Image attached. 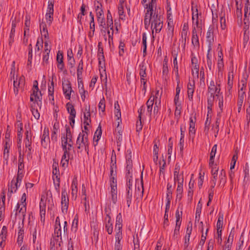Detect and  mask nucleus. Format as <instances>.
Segmentation results:
<instances>
[{"instance_id":"nucleus-1","label":"nucleus","mask_w":250,"mask_h":250,"mask_svg":"<svg viewBox=\"0 0 250 250\" xmlns=\"http://www.w3.org/2000/svg\"><path fill=\"white\" fill-rule=\"evenodd\" d=\"M89 141L88 138V134L84 131L80 132L78 136L76 141L77 148L80 150L81 151L84 150L87 154L89 152Z\"/></svg>"},{"instance_id":"nucleus-2","label":"nucleus","mask_w":250,"mask_h":250,"mask_svg":"<svg viewBox=\"0 0 250 250\" xmlns=\"http://www.w3.org/2000/svg\"><path fill=\"white\" fill-rule=\"evenodd\" d=\"M162 27V18L161 15L158 14V11H156V10L155 9L151 24V28L152 33H153L154 30H155L156 33H159Z\"/></svg>"},{"instance_id":"nucleus-3","label":"nucleus","mask_w":250,"mask_h":250,"mask_svg":"<svg viewBox=\"0 0 250 250\" xmlns=\"http://www.w3.org/2000/svg\"><path fill=\"white\" fill-rule=\"evenodd\" d=\"M25 78L23 76L20 77L19 78H17L16 80H14V92L16 95L18 94L20 90H23Z\"/></svg>"},{"instance_id":"nucleus-4","label":"nucleus","mask_w":250,"mask_h":250,"mask_svg":"<svg viewBox=\"0 0 250 250\" xmlns=\"http://www.w3.org/2000/svg\"><path fill=\"white\" fill-rule=\"evenodd\" d=\"M26 194L24 193L21 198V205L19 203L17 204V212L16 213V215H17L18 211V213H21V214L24 216L25 214L26 210Z\"/></svg>"},{"instance_id":"nucleus-5","label":"nucleus","mask_w":250,"mask_h":250,"mask_svg":"<svg viewBox=\"0 0 250 250\" xmlns=\"http://www.w3.org/2000/svg\"><path fill=\"white\" fill-rule=\"evenodd\" d=\"M220 90L221 88L220 84L216 83V84L215 85L214 82L213 80H211L208 86V94L215 95V93H216L215 96H219Z\"/></svg>"},{"instance_id":"nucleus-6","label":"nucleus","mask_w":250,"mask_h":250,"mask_svg":"<svg viewBox=\"0 0 250 250\" xmlns=\"http://www.w3.org/2000/svg\"><path fill=\"white\" fill-rule=\"evenodd\" d=\"M69 204V199L66 189H62V210L63 213L66 212Z\"/></svg>"},{"instance_id":"nucleus-7","label":"nucleus","mask_w":250,"mask_h":250,"mask_svg":"<svg viewBox=\"0 0 250 250\" xmlns=\"http://www.w3.org/2000/svg\"><path fill=\"white\" fill-rule=\"evenodd\" d=\"M62 230L61 226H55L53 238L56 243H59L58 245L59 247H61L62 244Z\"/></svg>"},{"instance_id":"nucleus-8","label":"nucleus","mask_w":250,"mask_h":250,"mask_svg":"<svg viewBox=\"0 0 250 250\" xmlns=\"http://www.w3.org/2000/svg\"><path fill=\"white\" fill-rule=\"evenodd\" d=\"M54 5L52 2H50L48 5L47 13L45 15V19L46 20L47 23L50 25L53 19V9Z\"/></svg>"},{"instance_id":"nucleus-9","label":"nucleus","mask_w":250,"mask_h":250,"mask_svg":"<svg viewBox=\"0 0 250 250\" xmlns=\"http://www.w3.org/2000/svg\"><path fill=\"white\" fill-rule=\"evenodd\" d=\"M196 122V114H192L189 119V135L192 139L194 138L196 129L195 128V123Z\"/></svg>"},{"instance_id":"nucleus-10","label":"nucleus","mask_w":250,"mask_h":250,"mask_svg":"<svg viewBox=\"0 0 250 250\" xmlns=\"http://www.w3.org/2000/svg\"><path fill=\"white\" fill-rule=\"evenodd\" d=\"M132 154L130 150L126 151V170L127 171V176L131 177V173L132 171V162L131 160Z\"/></svg>"},{"instance_id":"nucleus-11","label":"nucleus","mask_w":250,"mask_h":250,"mask_svg":"<svg viewBox=\"0 0 250 250\" xmlns=\"http://www.w3.org/2000/svg\"><path fill=\"white\" fill-rule=\"evenodd\" d=\"M213 28L209 27L207 33V42H208V52L211 50V45L214 42Z\"/></svg>"},{"instance_id":"nucleus-12","label":"nucleus","mask_w":250,"mask_h":250,"mask_svg":"<svg viewBox=\"0 0 250 250\" xmlns=\"http://www.w3.org/2000/svg\"><path fill=\"white\" fill-rule=\"evenodd\" d=\"M105 228L109 234H111L113 231V224L111 222V218L109 213H107L104 218Z\"/></svg>"},{"instance_id":"nucleus-13","label":"nucleus","mask_w":250,"mask_h":250,"mask_svg":"<svg viewBox=\"0 0 250 250\" xmlns=\"http://www.w3.org/2000/svg\"><path fill=\"white\" fill-rule=\"evenodd\" d=\"M96 13V16L97 18V21L100 24V26L103 28L106 29V23L105 22V20L104 18V11L103 9H99Z\"/></svg>"},{"instance_id":"nucleus-14","label":"nucleus","mask_w":250,"mask_h":250,"mask_svg":"<svg viewBox=\"0 0 250 250\" xmlns=\"http://www.w3.org/2000/svg\"><path fill=\"white\" fill-rule=\"evenodd\" d=\"M49 142V130L48 128H44L41 139L42 146L43 147L46 148L47 146L48 143Z\"/></svg>"},{"instance_id":"nucleus-15","label":"nucleus","mask_w":250,"mask_h":250,"mask_svg":"<svg viewBox=\"0 0 250 250\" xmlns=\"http://www.w3.org/2000/svg\"><path fill=\"white\" fill-rule=\"evenodd\" d=\"M62 89L65 98L69 100L71 97V93L73 92L70 83L68 82L66 84L63 83Z\"/></svg>"},{"instance_id":"nucleus-16","label":"nucleus","mask_w":250,"mask_h":250,"mask_svg":"<svg viewBox=\"0 0 250 250\" xmlns=\"http://www.w3.org/2000/svg\"><path fill=\"white\" fill-rule=\"evenodd\" d=\"M156 5V0H151V1L149 3H146L144 5V7L146 9V13H151L152 15H154L153 8Z\"/></svg>"},{"instance_id":"nucleus-17","label":"nucleus","mask_w":250,"mask_h":250,"mask_svg":"<svg viewBox=\"0 0 250 250\" xmlns=\"http://www.w3.org/2000/svg\"><path fill=\"white\" fill-rule=\"evenodd\" d=\"M91 123L90 119V105L86 107L85 108V112L84 113V125H89Z\"/></svg>"},{"instance_id":"nucleus-18","label":"nucleus","mask_w":250,"mask_h":250,"mask_svg":"<svg viewBox=\"0 0 250 250\" xmlns=\"http://www.w3.org/2000/svg\"><path fill=\"white\" fill-rule=\"evenodd\" d=\"M153 16V15L151 14V13H145V16L144 19V25L146 29H148V28L149 27L150 23L151 24Z\"/></svg>"},{"instance_id":"nucleus-19","label":"nucleus","mask_w":250,"mask_h":250,"mask_svg":"<svg viewBox=\"0 0 250 250\" xmlns=\"http://www.w3.org/2000/svg\"><path fill=\"white\" fill-rule=\"evenodd\" d=\"M155 102V98L151 96L149 99L147 100L146 104L147 106V111L149 115H151L152 112L153 105Z\"/></svg>"},{"instance_id":"nucleus-20","label":"nucleus","mask_w":250,"mask_h":250,"mask_svg":"<svg viewBox=\"0 0 250 250\" xmlns=\"http://www.w3.org/2000/svg\"><path fill=\"white\" fill-rule=\"evenodd\" d=\"M14 183H15V180L13 179L11 181V187L10 188H9L7 193V197L8 200L11 198L12 194L16 191L18 187H19L18 186H15Z\"/></svg>"},{"instance_id":"nucleus-21","label":"nucleus","mask_w":250,"mask_h":250,"mask_svg":"<svg viewBox=\"0 0 250 250\" xmlns=\"http://www.w3.org/2000/svg\"><path fill=\"white\" fill-rule=\"evenodd\" d=\"M83 59H82L79 63L78 66L77 67V79H78V81H79V80L82 79V73L83 72Z\"/></svg>"},{"instance_id":"nucleus-22","label":"nucleus","mask_w":250,"mask_h":250,"mask_svg":"<svg viewBox=\"0 0 250 250\" xmlns=\"http://www.w3.org/2000/svg\"><path fill=\"white\" fill-rule=\"evenodd\" d=\"M77 181L76 179H73L71 185V194L73 198L76 199L77 197Z\"/></svg>"},{"instance_id":"nucleus-23","label":"nucleus","mask_w":250,"mask_h":250,"mask_svg":"<svg viewBox=\"0 0 250 250\" xmlns=\"http://www.w3.org/2000/svg\"><path fill=\"white\" fill-rule=\"evenodd\" d=\"M226 173L224 169H222L219 174V186L224 187L226 183Z\"/></svg>"},{"instance_id":"nucleus-24","label":"nucleus","mask_w":250,"mask_h":250,"mask_svg":"<svg viewBox=\"0 0 250 250\" xmlns=\"http://www.w3.org/2000/svg\"><path fill=\"white\" fill-rule=\"evenodd\" d=\"M11 144V143L10 142L9 140L5 141L3 152V158L6 160H7L9 158V148L10 147Z\"/></svg>"},{"instance_id":"nucleus-25","label":"nucleus","mask_w":250,"mask_h":250,"mask_svg":"<svg viewBox=\"0 0 250 250\" xmlns=\"http://www.w3.org/2000/svg\"><path fill=\"white\" fill-rule=\"evenodd\" d=\"M139 68H140L139 74L141 77V79H145V78L146 76V67L145 62H142L139 64Z\"/></svg>"},{"instance_id":"nucleus-26","label":"nucleus","mask_w":250,"mask_h":250,"mask_svg":"<svg viewBox=\"0 0 250 250\" xmlns=\"http://www.w3.org/2000/svg\"><path fill=\"white\" fill-rule=\"evenodd\" d=\"M41 33L45 38H48V33L45 23L42 22L40 25Z\"/></svg>"},{"instance_id":"nucleus-27","label":"nucleus","mask_w":250,"mask_h":250,"mask_svg":"<svg viewBox=\"0 0 250 250\" xmlns=\"http://www.w3.org/2000/svg\"><path fill=\"white\" fill-rule=\"evenodd\" d=\"M217 65L219 70H221L224 67L223 53L221 50L218 52Z\"/></svg>"},{"instance_id":"nucleus-28","label":"nucleus","mask_w":250,"mask_h":250,"mask_svg":"<svg viewBox=\"0 0 250 250\" xmlns=\"http://www.w3.org/2000/svg\"><path fill=\"white\" fill-rule=\"evenodd\" d=\"M107 21L106 24V28H110V30H113V21L111 14L109 10H108L107 14Z\"/></svg>"},{"instance_id":"nucleus-29","label":"nucleus","mask_w":250,"mask_h":250,"mask_svg":"<svg viewBox=\"0 0 250 250\" xmlns=\"http://www.w3.org/2000/svg\"><path fill=\"white\" fill-rule=\"evenodd\" d=\"M233 72H229L228 74L227 89L230 92L233 85Z\"/></svg>"},{"instance_id":"nucleus-30","label":"nucleus","mask_w":250,"mask_h":250,"mask_svg":"<svg viewBox=\"0 0 250 250\" xmlns=\"http://www.w3.org/2000/svg\"><path fill=\"white\" fill-rule=\"evenodd\" d=\"M200 224L201 225V230H202V232L203 231V229H204V228H203V222H201L200 223ZM208 228H207V229H206V233L205 234H204L203 233V232H202V236H201V240L199 242V245L201 246H203L205 242V241H206V238H207V232L208 231Z\"/></svg>"},{"instance_id":"nucleus-31","label":"nucleus","mask_w":250,"mask_h":250,"mask_svg":"<svg viewBox=\"0 0 250 250\" xmlns=\"http://www.w3.org/2000/svg\"><path fill=\"white\" fill-rule=\"evenodd\" d=\"M55 189L58 193L60 192V176H53L52 177Z\"/></svg>"},{"instance_id":"nucleus-32","label":"nucleus","mask_w":250,"mask_h":250,"mask_svg":"<svg viewBox=\"0 0 250 250\" xmlns=\"http://www.w3.org/2000/svg\"><path fill=\"white\" fill-rule=\"evenodd\" d=\"M193 182H192L191 180H190L188 185L189 188L188 193V200H189L190 202H191L192 199V196L193 194Z\"/></svg>"},{"instance_id":"nucleus-33","label":"nucleus","mask_w":250,"mask_h":250,"mask_svg":"<svg viewBox=\"0 0 250 250\" xmlns=\"http://www.w3.org/2000/svg\"><path fill=\"white\" fill-rule=\"evenodd\" d=\"M188 25L187 22L184 23L182 31L181 32V38L182 39H187L188 38Z\"/></svg>"},{"instance_id":"nucleus-34","label":"nucleus","mask_w":250,"mask_h":250,"mask_svg":"<svg viewBox=\"0 0 250 250\" xmlns=\"http://www.w3.org/2000/svg\"><path fill=\"white\" fill-rule=\"evenodd\" d=\"M173 56L174 57V60H173V70L175 72L176 75L177 77L179 76L178 75V62L177 60V57L178 54L177 53L175 52L174 51V53H172Z\"/></svg>"},{"instance_id":"nucleus-35","label":"nucleus","mask_w":250,"mask_h":250,"mask_svg":"<svg viewBox=\"0 0 250 250\" xmlns=\"http://www.w3.org/2000/svg\"><path fill=\"white\" fill-rule=\"evenodd\" d=\"M102 43L101 42L98 43V59H99V63L100 64H101V60H103L104 61V55L103 52V48L101 47Z\"/></svg>"},{"instance_id":"nucleus-36","label":"nucleus","mask_w":250,"mask_h":250,"mask_svg":"<svg viewBox=\"0 0 250 250\" xmlns=\"http://www.w3.org/2000/svg\"><path fill=\"white\" fill-rule=\"evenodd\" d=\"M66 107L67 112L70 114L69 116H76V112L74 107V106L72 105V104L70 103H67Z\"/></svg>"},{"instance_id":"nucleus-37","label":"nucleus","mask_w":250,"mask_h":250,"mask_svg":"<svg viewBox=\"0 0 250 250\" xmlns=\"http://www.w3.org/2000/svg\"><path fill=\"white\" fill-rule=\"evenodd\" d=\"M201 210H202V204L200 203V201L198 202L196 210V213H195V222H199L200 219V216L201 213Z\"/></svg>"},{"instance_id":"nucleus-38","label":"nucleus","mask_w":250,"mask_h":250,"mask_svg":"<svg viewBox=\"0 0 250 250\" xmlns=\"http://www.w3.org/2000/svg\"><path fill=\"white\" fill-rule=\"evenodd\" d=\"M69 158V155L68 156L66 154H63L61 162V165L62 167L65 168L68 167Z\"/></svg>"},{"instance_id":"nucleus-39","label":"nucleus","mask_w":250,"mask_h":250,"mask_svg":"<svg viewBox=\"0 0 250 250\" xmlns=\"http://www.w3.org/2000/svg\"><path fill=\"white\" fill-rule=\"evenodd\" d=\"M102 133V131L101 126L100 125L98 127L97 130L95 132L94 136L93 137L94 142H97V144L98 143V142L101 136Z\"/></svg>"},{"instance_id":"nucleus-40","label":"nucleus","mask_w":250,"mask_h":250,"mask_svg":"<svg viewBox=\"0 0 250 250\" xmlns=\"http://www.w3.org/2000/svg\"><path fill=\"white\" fill-rule=\"evenodd\" d=\"M192 26L194 25L196 27V28H197L199 30H202V26L201 24L199 23V19H196L195 21H194V12L193 8H192Z\"/></svg>"},{"instance_id":"nucleus-41","label":"nucleus","mask_w":250,"mask_h":250,"mask_svg":"<svg viewBox=\"0 0 250 250\" xmlns=\"http://www.w3.org/2000/svg\"><path fill=\"white\" fill-rule=\"evenodd\" d=\"M122 232L117 231L115 235V243L114 246H122L121 241L122 239Z\"/></svg>"},{"instance_id":"nucleus-42","label":"nucleus","mask_w":250,"mask_h":250,"mask_svg":"<svg viewBox=\"0 0 250 250\" xmlns=\"http://www.w3.org/2000/svg\"><path fill=\"white\" fill-rule=\"evenodd\" d=\"M174 32V25L173 20L167 22V35L172 37Z\"/></svg>"},{"instance_id":"nucleus-43","label":"nucleus","mask_w":250,"mask_h":250,"mask_svg":"<svg viewBox=\"0 0 250 250\" xmlns=\"http://www.w3.org/2000/svg\"><path fill=\"white\" fill-rule=\"evenodd\" d=\"M18 236L17 239V243L19 245H21L23 242L24 237V230L22 229H20L18 233Z\"/></svg>"},{"instance_id":"nucleus-44","label":"nucleus","mask_w":250,"mask_h":250,"mask_svg":"<svg viewBox=\"0 0 250 250\" xmlns=\"http://www.w3.org/2000/svg\"><path fill=\"white\" fill-rule=\"evenodd\" d=\"M12 21V28L11 30H13V31H15V28L16 27L17 23L20 21L19 18H18L17 16L14 17L13 16L11 17V19Z\"/></svg>"},{"instance_id":"nucleus-45","label":"nucleus","mask_w":250,"mask_h":250,"mask_svg":"<svg viewBox=\"0 0 250 250\" xmlns=\"http://www.w3.org/2000/svg\"><path fill=\"white\" fill-rule=\"evenodd\" d=\"M191 43L194 47L198 48H199L200 43L199 41L198 36H192Z\"/></svg>"},{"instance_id":"nucleus-46","label":"nucleus","mask_w":250,"mask_h":250,"mask_svg":"<svg viewBox=\"0 0 250 250\" xmlns=\"http://www.w3.org/2000/svg\"><path fill=\"white\" fill-rule=\"evenodd\" d=\"M215 95L213 94H208V108L211 109Z\"/></svg>"},{"instance_id":"nucleus-47","label":"nucleus","mask_w":250,"mask_h":250,"mask_svg":"<svg viewBox=\"0 0 250 250\" xmlns=\"http://www.w3.org/2000/svg\"><path fill=\"white\" fill-rule=\"evenodd\" d=\"M111 187V193L112 196V200L113 203H115L117 199V186Z\"/></svg>"},{"instance_id":"nucleus-48","label":"nucleus","mask_w":250,"mask_h":250,"mask_svg":"<svg viewBox=\"0 0 250 250\" xmlns=\"http://www.w3.org/2000/svg\"><path fill=\"white\" fill-rule=\"evenodd\" d=\"M126 190V204L127 205L128 207H130V205L131 203V200L132 197V190Z\"/></svg>"},{"instance_id":"nucleus-49","label":"nucleus","mask_w":250,"mask_h":250,"mask_svg":"<svg viewBox=\"0 0 250 250\" xmlns=\"http://www.w3.org/2000/svg\"><path fill=\"white\" fill-rule=\"evenodd\" d=\"M223 215L219 214L217 224H216V227L217 229L219 230L220 229H222L223 227Z\"/></svg>"},{"instance_id":"nucleus-50","label":"nucleus","mask_w":250,"mask_h":250,"mask_svg":"<svg viewBox=\"0 0 250 250\" xmlns=\"http://www.w3.org/2000/svg\"><path fill=\"white\" fill-rule=\"evenodd\" d=\"M174 182H183L184 183V178L183 173L182 174H180L179 173H174Z\"/></svg>"},{"instance_id":"nucleus-51","label":"nucleus","mask_w":250,"mask_h":250,"mask_svg":"<svg viewBox=\"0 0 250 250\" xmlns=\"http://www.w3.org/2000/svg\"><path fill=\"white\" fill-rule=\"evenodd\" d=\"M116 161L110 166V177L116 176Z\"/></svg>"},{"instance_id":"nucleus-52","label":"nucleus","mask_w":250,"mask_h":250,"mask_svg":"<svg viewBox=\"0 0 250 250\" xmlns=\"http://www.w3.org/2000/svg\"><path fill=\"white\" fill-rule=\"evenodd\" d=\"M172 186L169 184L167 185V201H170L172 198V190H171Z\"/></svg>"},{"instance_id":"nucleus-53","label":"nucleus","mask_w":250,"mask_h":250,"mask_svg":"<svg viewBox=\"0 0 250 250\" xmlns=\"http://www.w3.org/2000/svg\"><path fill=\"white\" fill-rule=\"evenodd\" d=\"M40 216H41V220L42 222L44 221L45 220V206H42L41 204L40 205Z\"/></svg>"},{"instance_id":"nucleus-54","label":"nucleus","mask_w":250,"mask_h":250,"mask_svg":"<svg viewBox=\"0 0 250 250\" xmlns=\"http://www.w3.org/2000/svg\"><path fill=\"white\" fill-rule=\"evenodd\" d=\"M248 77V75L247 74L244 75L243 78L241 80V83H242V87L240 89L241 91H244L246 89Z\"/></svg>"},{"instance_id":"nucleus-55","label":"nucleus","mask_w":250,"mask_h":250,"mask_svg":"<svg viewBox=\"0 0 250 250\" xmlns=\"http://www.w3.org/2000/svg\"><path fill=\"white\" fill-rule=\"evenodd\" d=\"M73 146L72 144L71 143L68 144V146H62V148L63 151V154H66L68 156L69 155V152L71 150Z\"/></svg>"},{"instance_id":"nucleus-56","label":"nucleus","mask_w":250,"mask_h":250,"mask_svg":"<svg viewBox=\"0 0 250 250\" xmlns=\"http://www.w3.org/2000/svg\"><path fill=\"white\" fill-rule=\"evenodd\" d=\"M18 126V134H17V139L20 140L21 138H22V131L23 130L22 128V124L21 123H19L17 125Z\"/></svg>"},{"instance_id":"nucleus-57","label":"nucleus","mask_w":250,"mask_h":250,"mask_svg":"<svg viewBox=\"0 0 250 250\" xmlns=\"http://www.w3.org/2000/svg\"><path fill=\"white\" fill-rule=\"evenodd\" d=\"M53 176H60V171L58 168V163L53 164Z\"/></svg>"},{"instance_id":"nucleus-58","label":"nucleus","mask_w":250,"mask_h":250,"mask_svg":"<svg viewBox=\"0 0 250 250\" xmlns=\"http://www.w3.org/2000/svg\"><path fill=\"white\" fill-rule=\"evenodd\" d=\"M99 109L101 110L103 112H104L105 108V100L104 97L100 100L99 105H98Z\"/></svg>"},{"instance_id":"nucleus-59","label":"nucleus","mask_w":250,"mask_h":250,"mask_svg":"<svg viewBox=\"0 0 250 250\" xmlns=\"http://www.w3.org/2000/svg\"><path fill=\"white\" fill-rule=\"evenodd\" d=\"M131 174H132L131 173ZM126 176L127 177V182H126V186H127L126 189L131 191L132 188V179H131L132 176L131 175V177H130V176H127L126 175Z\"/></svg>"},{"instance_id":"nucleus-60","label":"nucleus","mask_w":250,"mask_h":250,"mask_svg":"<svg viewBox=\"0 0 250 250\" xmlns=\"http://www.w3.org/2000/svg\"><path fill=\"white\" fill-rule=\"evenodd\" d=\"M42 43H43L42 39H41V41H40V39H38V40H37L36 44L35 52L39 51L41 49H42V48L43 47Z\"/></svg>"},{"instance_id":"nucleus-61","label":"nucleus","mask_w":250,"mask_h":250,"mask_svg":"<svg viewBox=\"0 0 250 250\" xmlns=\"http://www.w3.org/2000/svg\"><path fill=\"white\" fill-rule=\"evenodd\" d=\"M54 82L53 80L51 81V85L48 86V94L49 96L52 97V101L54 100Z\"/></svg>"},{"instance_id":"nucleus-62","label":"nucleus","mask_w":250,"mask_h":250,"mask_svg":"<svg viewBox=\"0 0 250 250\" xmlns=\"http://www.w3.org/2000/svg\"><path fill=\"white\" fill-rule=\"evenodd\" d=\"M244 27H243V31L244 32H249V28H250V21L249 19H244Z\"/></svg>"},{"instance_id":"nucleus-63","label":"nucleus","mask_w":250,"mask_h":250,"mask_svg":"<svg viewBox=\"0 0 250 250\" xmlns=\"http://www.w3.org/2000/svg\"><path fill=\"white\" fill-rule=\"evenodd\" d=\"M199 65H194L192 69V73L193 77L198 78L199 76Z\"/></svg>"},{"instance_id":"nucleus-64","label":"nucleus","mask_w":250,"mask_h":250,"mask_svg":"<svg viewBox=\"0 0 250 250\" xmlns=\"http://www.w3.org/2000/svg\"><path fill=\"white\" fill-rule=\"evenodd\" d=\"M7 233V229L5 227H3L0 234V239L5 240L6 239V234Z\"/></svg>"}]
</instances>
